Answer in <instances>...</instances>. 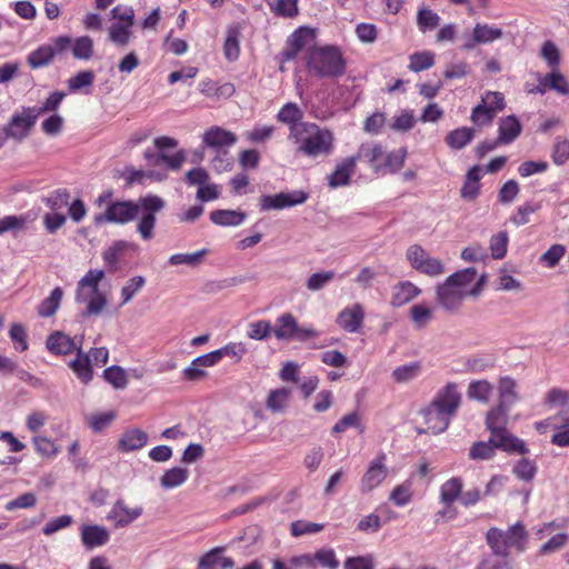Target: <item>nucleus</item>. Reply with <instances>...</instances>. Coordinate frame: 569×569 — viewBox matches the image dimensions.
I'll return each instance as SVG.
<instances>
[{"mask_svg": "<svg viewBox=\"0 0 569 569\" xmlns=\"http://www.w3.org/2000/svg\"><path fill=\"white\" fill-rule=\"evenodd\" d=\"M103 278V270L90 269L77 284L76 300L87 303L86 316L100 315L107 306L106 295L99 289Z\"/></svg>", "mask_w": 569, "mask_h": 569, "instance_id": "423d86ee", "label": "nucleus"}, {"mask_svg": "<svg viewBox=\"0 0 569 569\" xmlns=\"http://www.w3.org/2000/svg\"><path fill=\"white\" fill-rule=\"evenodd\" d=\"M463 482L458 477H452L445 481L440 487L439 498L441 503L446 507L452 506V503L460 499Z\"/></svg>", "mask_w": 569, "mask_h": 569, "instance_id": "c9c22d12", "label": "nucleus"}, {"mask_svg": "<svg viewBox=\"0 0 569 569\" xmlns=\"http://www.w3.org/2000/svg\"><path fill=\"white\" fill-rule=\"evenodd\" d=\"M306 68L318 78H339L346 73L347 61L338 46H313L308 49Z\"/></svg>", "mask_w": 569, "mask_h": 569, "instance_id": "39448f33", "label": "nucleus"}, {"mask_svg": "<svg viewBox=\"0 0 569 569\" xmlns=\"http://www.w3.org/2000/svg\"><path fill=\"white\" fill-rule=\"evenodd\" d=\"M32 445L36 452L46 459L56 458L60 451L54 441L44 436H34L32 438Z\"/></svg>", "mask_w": 569, "mask_h": 569, "instance_id": "37998d69", "label": "nucleus"}, {"mask_svg": "<svg viewBox=\"0 0 569 569\" xmlns=\"http://www.w3.org/2000/svg\"><path fill=\"white\" fill-rule=\"evenodd\" d=\"M386 455L381 452L370 462L360 480V491L362 493L371 492L388 477L389 470L386 465Z\"/></svg>", "mask_w": 569, "mask_h": 569, "instance_id": "9b49d317", "label": "nucleus"}, {"mask_svg": "<svg viewBox=\"0 0 569 569\" xmlns=\"http://www.w3.org/2000/svg\"><path fill=\"white\" fill-rule=\"evenodd\" d=\"M77 378L84 385L93 379V369L90 356L82 350L81 343L77 348L76 357L68 363Z\"/></svg>", "mask_w": 569, "mask_h": 569, "instance_id": "393cba45", "label": "nucleus"}, {"mask_svg": "<svg viewBox=\"0 0 569 569\" xmlns=\"http://www.w3.org/2000/svg\"><path fill=\"white\" fill-rule=\"evenodd\" d=\"M303 116L302 109L296 102H287L279 109L276 118L280 123L288 126V139L292 137V132L297 133L305 124Z\"/></svg>", "mask_w": 569, "mask_h": 569, "instance_id": "f3484780", "label": "nucleus"}, {"mask_svg": "<svg viewBox=\"0 0 569 569\" xmlns=\"http://www.w3.org/2000/svg\"><path fill=\"white\" fill-rule=\"evenodd\" d=\"M38 118L39 112L34 108H22L20 112L12 116L6 129L7 136L17 140L24 139L36 124Z\"/></svg>", "mask_w": 569, "mask_h": 569, "instance_id": "9d476101", "label": "nucleus"}, {"mask_svg": "<svg viewBox=\"0 0 569 569\" xmlns=\"http://www.w3.org/2000/svg\"><path fill=\"white\" fill-rule=\"evenodd\" d=\"M349 428L359 429L360 433L363 432V426L357 411L349 412L340 418L332 427V433H342Z\"/></svg>", "mask_w": 569, "mask_h": 569, "instance_id": "864d4df0", "label": "nucleus"}, {"mask_svg": "<svg viewBox=\"0 0 569 569\" xmlns=\"http://www.w3.org/2000/svg\"><path fill=\"white\" fill-rule=\"evenodd\" d=\"M313 38V32L307 27L296 30L287 40L286 47L281 51L284 61L295 60L299 52L307 46V42Z\"/></svg>", "mask_w": 569, "mask_h": 569, "instance_id": "6ab92c4d", "label": "nucleus"}, {"mask_svg": "<svg viewBox=\"0 0 569 569\" xmlns=\"http://www.w3.org/2000/svg\"><path fill=\"white\" fill-rule=\"evenodd\" d=\"M272 332L278 340L284 341L303 342L319 336V332L311 327H300L296 317L290 312L282 313L277 318Z\"/></svg>", "mask_w": 569, "mask_h": 569, "instance_id": "6e6552de", "label": "nucleus"}, {"mask_svg": "<svg viewBox=\"0 0 569 569\" xmlns=\"http://www.w3.org/2000/svg\"><path fill=\"white\" fill-rule=\"evenodd\" d=\"M93 204L99 209L104 207L102 212L93 217V222L97 226L104 223L126 224L140 216L137 231L143 240L148 241L154 236L156 214L164 208V200L157 194H147L140 197L137 201L113 200V191L108 189L98 196Z\"/></svg>", "mask_w": 569, "mask_h": 569, "instance_id": "f257e3e1", "label": "nucleus"}, {"mask_svg": "<svg viewBox=\"0 0 569 569\" xmlns=\"http://www.w3.org/2000/svg\"><path fill=\"white\" fill-rule=\"evenodd\" d=\"M406 156L407 152L403 149H398L390 152L385 150L380 174L398 172L403 167Z\"/></svg>", "mask_w": 569, "mask_h": 569, "instance_id": "e433bc0d", "label": "nucleus"}, {"mask_svg": "<svg viewBox=\"0 0 569 569\" xmlns=\"http://www.w3.org/2000/svg\"><path fill=\"white\" fill-rule=\"evenodd\" d=\"M537 472L536 463L527 458L520 459L513 467V473L523 481H531Z\"/></svg>", "mask_w": 569, "mask_h": 569, "instance_id": "680f3d73", "label": "nucleus"}, {"mask_svg": "<svg viewBox=\"0 0 569 569\" xmlns=\"http://www.w3.org/2000/svg\"><path fill=\"white\" fill-rule=\"evenodd\" d=\"M508 233L500 231L490 239V251L495 259H502L507 253Z\"/></svg>", "mask_w": 569, "mask_h": 569, "instance_id": "e2e57ef3", "label": "nucleus"}, {"mask_svg": "<svg viewBox=\"0 0 569 569\" xmlns=\"http://www.w3.org/2000/svg\"><path fill=\"white\" fill-rule=\"evenodd\" d=\"M493 386L487 380L472 381L468 388V397L487 403L492 395Z\"/></svg>", "mask_w": 569, "mask_h": 569, "instance_id": "a18cd8bd", "label": "nucleus"}, {"mask_svg": "<svg viewBox=\"0 0 569 569\" xmlns=\"http://www.w3.org/2000/svg\"><path fill=\"white\" fill-rule=\"evenodd\" d=\"M241 28L238 24L229 26L223 42V56L229 62H234L240 57Z\"/></svg>", "mask_w": 569, "mask_h": 569, "instance_id": "2f4dec72", "label": "nucleus"}, {"mask_svg": "<svg viewBox=\"0 0 569 569\" xmlns=\"http://www.w3.org/2000/svg\"><path fill=\"white\" fill-rule=\"evenodd\" d=\"M226 547H214L206 552L198 561V569H216L219 565L221 569L234 567V561L230 557H223Z\"/></svg>", "mask_w": 569, "mask_h": 569, "instance_id": "a878e982", "label": "nucleus"}, {"mask_svg": "<svg viewBox=\"0 0 569 569\" xmlns=\"http://www.w3.org/2000/svg\"><path fill=\"white\" fill-rule=\"evenodd\" d=\"M289 140L297 147L298 153L309 158L331 154L335 144V136L330 129L310 121L305 122L297 133L292 132Z\"/></svg>", "mask_w": 569, "mask_h": 569, "instance_id": "20e7f679", "label": "nucleus"}, {"mask_svg": "<svg viewBox=\"0 0 569 569\" xmlns=\"http://www.w3.org/2000/svg\"><path fill=\"white\" fill-rule=\"evenodd\" d=\"M113 22L108 29V39L118 47H127L132 38L134 26V10L128 6H116L110 11Z\"/></svg>", "mask_w": 569, "mask_h": 569, "instance_id": "0eeeda50", "label": "nucleus"}, {"mask_svg": "<svg viewBox=\"0 0 569 569\" xmlns=\"http://www.w3.org/2000/svg\"><path fill=\"white\" fill-rule=\"evenodd\" d=\"M473 129L462 127L450 131L446 136V142L450 148L459 150L466 147L473 139Z\"/></svg>", "mask_w": 569, "mask_h": 569, "instance_id": "a19ab883", "label": "nucleus"}, {"mask_svg": "<svg viewBox=\"0 0 569 569\" xmlns=\"http://www.w3.org/2000/svg\"><path fill=\"white\" fill-rule=\"evenodd\" d=\"M147 441L148 435L143 430L139 428L128 429L122 433L118 442V449L121 452L134 451L144 447Z\"/></svg>", "mask_w": 569, "mask_h": 569, "instance_id": "c756f323", "label": "nucleus"}, {"mask_svg": "<svg viewBox=\"0 0 569 569\" xmlns=\"http://www.w3.org/2000/svg\"><path fill=\"white\" fill-rule=\"evenodd\" d=\"M420 362L415 361L408 365L396 368L392 372V378L397 382H407L416 378L420 372Z\"/></svg>", "mask_w": 569, "mask_h": 569, "instance_id": "4d7b16f0", "label": "nucleus"}, {"mask_svg": "<svg viewBox=\"0 0 569 569\" xmlns=\"http://www.w3.org/2000/svg\"><path fill=\"white\" fill-rule=\"evenodd\" d=\"M522 127L516 116L501 118L498 127V142L509 144L521 133Z\"/></svg>", "mask_w": 569, "mask_h": 569, "instance_id": "c85d7f7f", "label": "nucleus"}, {"mask_svg": "<svg viewBox=\"0 0 569 569\" xmlns=\"http://www.w3.org/2000/svg\"><path fill=\"white\" fill-rule=\"evenodd\" d=\"M412 488L410 482H402L396 486L390 492L389 500L397 507H405L412 500Z\"/></svg>", "mask_w": 569, "mask_h": 569, "instance_id": "3c124183", "label": "nucleus"}, {"mask_svg": "<svg viewBox=\"0 0 569 569\" xmlns=\"http://www.w3.org/2000/svg\"><path fill=\"white\" fill-rule=\"evenodd\" d=\"M486 282V276L477 278L475 268H466L450 274L436 287L437 305L449 313H458L467 297H478Z\"/></svg>", "mask_w": 569, "mask_h": 569, "instance_id": "f03ea898", "label": "nucleus"}, {"mask_svg": "<svg viewBox=\"0 0 569 569\" xmlns=\"http://www.w3.org/2000/svg\"><path fill=\"white\" fill-rule=\"evenodd\" d=\"M502 535H505L503 538L509 551L510 549H515L518 552L525 551L528 541V532L522 523L517 522L510 526L506 531L502 530Z\"/></svg>", "mask_w": 569, "mask_h": 569, "instance_id": "7c9ffc66", "label": "nucleus"}, {"mask_svg": "<svg viewBox=\"0 0 569 569\" xmlns=\"http://www.w3.org/2000/svg\"><path fill=\"white\" fill-rule=\"evenodd\" d=\"M71 46V38L60 36L52 39L51 43H46L31 51L27 61L32 69H39L51 63L57 56L66 53Z\"/></svg>", "mask_w": 569, "mask_h": 569, "instance_id": "1a4fd4ad", "label": "nucleus"}, {"mask_svg": "<svg viewBox=\"0 0 569 569\" xmlns=\"http://www.w3.org/2000/svg\"><path fill=\"white\" fill-rule=\"evenodd\" d=\"M503 32L500 28L487 23H477L473 27L471 39L461 47L463 50H472L477 44L490 43L500 39Z\"/></svg>", "mask_w": 569, "mask_h": 569, "instance_id": "aec40b11", "label": "nucleus"}, {"mask_svg": "<svg viewBox=\"0 0 569 569\" xmlns=\"http://www.w3.org/2000/svg\"><path fill=\"white\" fill-rule=\"evenodd\" d=\"M481 102L496 114L506 107L505 97L499 91H486L481 97Z\"/></svg>", "mask_w": 569, "mask_h": 569, "instance_id": "69168bd1", "label": "nucleus"}, {"mask_svg": "<svg viewBox=\"0 0 569 569\" xmlns=\"http://www.w3.org/2000/svg\"><path fill=\"white\" fill-rule=\"evenodd\" d=\"M509 406L499 403L490 409L486 417V427L488 430L506 428L508 422Z\"/></svg>", "mask_w": 569, "mask_h": 569, "instance_id": "4c0bfd02", "label": "nucleus"}, {"mask_svg": "<svg viewBox=\"0 0 569 569\" xmlns=\"http://www.w3.org/2000/svg\"><path fill=\"white\" fill-rule=\"evenodd\" d=\"M547 90L556 91L561 96H569V82L558 68L539 77L538 86L532 92L543 94Z\"/></svg>", "mask_w": 569, "mask_h": 569, "instance_id": "a211bd4d", "label": "nucleus"}, {"mask_svg": "<svg viewBox=\"0 0 569 569\" xmlns=\"http://www.w3.org/2000/svg\"><path fill=\"white\" fill-rule=\"evenodd\" d=\"M271 8L277 16L292 18L298 14V0H273Z\"/></svg>", "mask_w": 569, "mask_h": 569, "instance_id": "774afa93", "label": "nucleus"}, {"mask_svg": "<svg viewBox=\"0 0 569 569\" xmlns=\"http://www.w3.org/2000/svg\"><path fill=\"white\" fill-rule=\"evenodd\" d=\"M63 297V290L56 287L38 307V315L43 318L53 316L60 307Z\"/></svg>", "mask_w": 569, "mask_h": 569, "instance_id": "ea45409f", "label": "nucleus"}, {"mask_svg": "<svg viewBox=\"0 0 569 569\" xmlns=\"http://www.w3.org/2000/svg\"><path fill=\"white\" fill-rule=\"evenodd\" d=\"M503 537L501 529L491 527L486 533V541L493 555L507 558L509 550Z\"/></svg>", "mask_w": 569, "mask_h": 569, "instance_id": "58836bf2", "label": "nucleus"}, {"mask_svg": "<svg viewBox=\"0 0 569 569\" xmlns=\"http://www.w3.org/2000/svg\"><path fill=\"white\" fill-rule=\"evenodd\" d=\"M291 397V391L287 388L271 390L267 399V408L272 412L283 410Z\"/></svg>", "mask_w": 569, "mask_h": 569, "instance_id": "49530a36", "label": "nucleus"}, {"mask_svg": "<svg viewBox=\"0 0 569 569\" xmlns=\"http://www.w3.org/2000/svg\"><path fill=\"white\" fill-rule=\"evenodd\" d=\"M80 536L82 545L87 549L104 546L110 539L108 529L99 525L82 526Z\"/></svg>", "mask_w": 569, "mask_h": 569, "instance_id": "b1692460", "label": "nucleus"}, {"mask_svg": "<svg viewBox=\"0 0 569 569\" xmlns=\"http://www.w3.org/2000/svg\"><path fill=\"white\" fill-rule=\"evenodd\" d=\"M435 64V53L431 51L415 52L409 57V70L420 72Z\"/></svg>", "mask_w": 569, "mask_h": 569, "instance_id": "de8ad7c7", "label": "nucleus"}, {"mask_svg": "<svg viewBox=\"0 0 569 569\" xmlns=\"http://www.w3.org/2000/svg\"><path fill=\"white\" fill-rule=\"evenodd\" d=\"M549 423L555 429L551 437V443L558 447L569 446V415L558 413L548 418Z\"/></svg>", "mask_w": 569, "mask_h": 569, "instance_id": "cd10ccee", "label": "nucleus"}, {"mask_svg": "<svg viewBox=\"0 0 569 569\" xmlns=\"http://www.w3.org/2000/svg\"><path fill=\"white\" fill-rule=\"evenodd\" d=\"M246 218L247 213L241 210L217 209L210 212L212 223L221 227H238Z\"/></svg>", "mask_w": 569, "mask_h": 569, "instance_id": "473e14b6", "label": "nucleus"}, {"mask_svg": "<svg viewBox=\"0 0 569 569\" xmlns=\"http://www.w3.org/2000/svg\"><path fill=\"white\" fill-rule=\"evenodd\" d=\"M142 513V507H129L123 499H118L108 512L107 519L113 521L116 528H124L140 518Z\"/></svg>", "mask_w": 569, "mask_h": 569, "instance_id": "f8f14e48", "label": "nucleus"}, {"mask_svg": "<svg viewBox=\"0 0 569 569\" xmlns=\"http://www.w3.org/2000/svg\"><path fill=\"white\" fill-rule=\"evenodd\" d=\"M410 317L415 327L422 329L432 319L433 310L425 303H417L410 308Z\"/></svg>", "mask_w": 569, "mask_h": 569, "instance_id": "09e8293b", "label": "nucleus"}, {"mask_svg": "<svg viewBox=\"0 0 569 569\" xmlns=\"http://www.w3.org/2000/svg\"><path fill=\"white\" fill-rule=\"evenodd\" d=\"M365 316L363 307L360 303H353L338 313L336 322L346 332L356 333L362 328Z\"/></svg>", "mask_w": 569, "mask_h": 569, "instance_id": "2eb2a0df", "label": "nucleus"}, {"mask_svg": "<svg viewBox=\"0 0 569 569\" xmlns=\"http://www.w3.org/2000/svg\"><path fill=\"white\" fill-rule=\"evenodd\" d=\"M104 380L116 389H124L128 385L127 373L119 366H111L103 370Z\"/></svg>", "mask_w": 569, "mask_h": 569, "instance_id": "603ef678", "label": "nucleus"}, {"mask_svg": "<svg viewBox=\"0 0 569 569\" xmlns=\"http://www.w3.org/2000/svg\"><path fill=\"white\" fill-rule=\"evenodd\" d=\"M351 157L356 158V163L358 161H363L370 166L375 173L380 174L381 162L382 158L385 157V149L381 143L368 141L361 143L357 150V153Z\"/></svg>", "mask_w": 569, "mask_h": 569, "instance_id": "dca6fc26", "label": "nucleus"}, {"mask_svg": "<svg viewBox=\"0 0 569 569\" xmlns=\"http://www.w3.org/2000/svg\"><path fill=\"white\" fill-rule=\"evenodd\" d=\"M144 158L151 166L160 167L166 164L171 170H179L186 160L183 151H178L174 154L154 153L152 151H146Z\"/></svg>", "mask_w": 569, "mask_h": 569, "instance_id": "f704fd0d", "label": "nucleus"}, {"mask_svg": "<svg viewBox=\"0 0 569 569\" xmlns=\"http://www.w3.org/2000/svg\"><path fill=\"white\" fill-rule=\"evenodd\" d=\"M308 193L302 190L292 192H280L273 196H263L261 198L262 210H280L288 207L302 204L307 201Z\"/></svg>", "mask_w": 569, "mask_h": 569, "instance_id": "ddd939ff", "label": "nucleus"}, {"mask_svg": "<svg viewBox=\"0 0 569 569\" xmlns=\"http://www.w3.org/2000/svg\"><path fill=\"white\" fill-rule=\"evenodd\" d=\"M490 431L489 441L493 449H501L507 452H518L525 455L529 451L526 443L512 436L506 428L493 429Z\"/></svg>", "mask_w": 569, "mask_h": 569, "instance_id": "4468645a", "label": "nucleus"}, {"mask_svg": "<svg viewBox=\"0 0 569 569\" xmlns=\"http://www.w3.org/2000/svg\"><path fill=\"white\" fill-rule=\"evenodd\" d=\"M325 528L323 523H317L306 520L293 521L290 526L291 535L293 537H300L303 535L317 533L322 531Z\"/></svg>", "mask_w": 569, "mask_h": 569, "instance_id": "bf43d9fd", "label": "nucleus"}, {"mask_svg": "<svg viewBox=\"0 0 569 569\" xmlns=\"http://www.w3.org/2000/svg\"><path fill=\"white\" fill-rule=\"evenodd\" d=\"M416 270L429 277H438L445 273V264L440 259L429 256L427 260L416 266Z\"/></svg>", "mask_w": 569, "mask_h": 569, "instance_id": "6e6d98bb", "label": "nucleus"}, {"mask_svg": "<svg viewBox=\"0 0 569 569\" xmlns=\"http://www.w3.org/2000/svg\"><path fill=\"white\" fill-rule=\"evenodd\" d=\"M496 116L487 106L480 102L472 109L470 120L476 126L483 127L490 124Z\"/></svg>", "mask_w": 569, "mask_h": 569, "instance_id": "052dcab7", "label": "nucleus"}, {"mask_svg": "<svg viewBox=\"0 0 569 569\" xmlns=\"http://www.w3.org/2000/svg\"><path fill=\"white\" fill-rule=\"evenodd\" d=\"M199 91L208 98L229 99L234 94L236 87L231 82L218 84L211 79H204L199 83Z\"/></svg>", "mask_w": 569, "mask_h": 569, "instance_id": "bb28decb", "label": "nucleus"}, {"mask_svg": "<svg viewBox=\"0 0 569 569\" xmlns=\"http://www.w3.org/2000/svg\"><path fill=\"white\" fill-rule=\"evenodd\" d=\"M356 158L347 157L337 163L332 173L328 176V184L336 189L349 184L351 174L356 170Z\"/></svg>", "mask_w": 569, "mask_h": 569, "instance_id": "5701e85b", "label": "nucleus"}, {"mask_svg": "<svg viewBox=\"0 0 569 569\" xmlns=\"http://www.w3.org/2000/svg\"><path fill=\"white\" fill-rule=\"evenodd\" d=\"M440 17L430 9H421L417 16V23L419 29L425 32L430 29L438 27Z\"/></svg>", "mask_w": 569, "mask_h": 569, "instance_id": "338daca9", "label": "nucleus"}, {"mask_svg": "<svg viewBox=\"0 0 569 569\" xmlns=\"http://www.w3.org/2000/svg\"><path fill=\"white\" fill-rule=\"evenodd\" d=\"M70 49L76 59L89 60L93 56V40L89 36H82L73 41Z\"/></svg>", "mask_w": 569, "mask_h": 569, "instance_id": "79ce46f5", "label": "nucleus"}, {"mask_svg": "<svg viewBox=\"0 0 569 569\" xmlns=\"http://www.w3.org/2000/svg\"><path fill=\"white\" fill-rule=\"evenodd\" d=\"M495 456V449L490 441L475 442L469 449V458L472 460H489Z\"/></svg>", "mask_w": 569, "mask_h": 569, "instance_id": "0e129e2a", "label": "nucleus"}, {"mask_svg": "<svg viewBox=\"0 0 569 569\" xmlns=\"http://www.w3.org/2000/svg\"><path fill=\"white\" fill-rule=\"evenodd\" d=\"M47 349L54 356H67L77 352L79 345L76 343L74 339L70 336L54 331L48 336L46 341Z\"/></svg>", "mask_w": 569, "mask_h": 569, "instance_id": "4be33fe9", "label": "nucleus"}, {"mask_svg": "<svg viewBox=\"0 0 569 569\" xmlns=\"http://www.w3.org/2000/svg\"><path fill=\"white\" fill-rule=\"evenodd\" d=\"M461 403V395L455 383H448L441 389L425 411L428 428L433 433L443 432L450 425V419L457 413Z\"/></svg>", "mask_w": 569, "mask_h": 569, "instance_id": "7ed1b4c3", "label": "nucleus"}, {"mask_svg": "<svg viewBox=\"0 0 569 569\" xmlns=\"http://www.w3.org/2000/svg\"><path fill=\"white\" fill-rule=\"evenodd\" d=\"M146 284V279L142 276H134L130 278L121 288V303L127 305Z\"/></svg>", "mask_w": 569, "mask_h": 569, "instance_id": "5fc2aeb1", "label": "nucleus"}, {"mask_svg": "<svg viewBox=\"0 0 569 569\" xmlns=\"http://www.w3.org/2000/svg\"><path fill=\"white\" fill-rule=\"evenodd\" d=\"M207 147L221 150L223 147H231L238 141L237 136L224 128L213 126L210 127L202 137Z\"/></svg>", "mask_w": 569, "mask_h": 569, "instance_id": "412c9836", "label": "nucleus"}, {"mask_svg": "<svg viewBox=\"0 0 569 569\" xmlns=\"http://www.w3.org/2000/svg\"><path fill=\"white\" fill-rule=\"evenodd\" d=\"M421 293V290L410 281H401L393 287L391 305L401 307Z\"/></svg>", "mask_w": 569, "mask_h": 569, "instance_id": "72a5a7b5", "label": "nucleus"}, {"mask_svg": "<svg viewBox=\"0 0 569 569\" xmlns=\"http://www.w3.org/2000/svg\"><path fill=\"white\" fill-rule=\"evenodd\" d=\"M9 337L14 343L16 350L23 352L28 350V335L26 328L21 323H13L9 330Z\"/></svg>", "mask_w": 569, "mask_h": 569, "instance_id": "13d9d810", "label": "nucleus"}, {"mask_svg": "<svg viewBox=\"0 0 569 569\" xmlns=\"http://www.w3.org/2000/svg\"><path fill=\"white\" fill-rule=\"evenodd\" d=\"M188 470L180 467H174L167 470L160 478V483L166 489H171L181 486L188 479Z\"/></svg>", "mask_w": 569, "mask_h": 569, "instance_id": "c03bdc74", "label": "nucleus"}, {"mask_svg": "<svg viewBox=\"0 0 569 569\" xmlns=\"http://www.w3.org/2000/svg\"><path fill=\"white\" fill-rule=\"evenodd\" d=\"M517 400L516 381L511 377H502L499 381V403L510 407Z\"/></svg>", "mask_w": 569, "mask_h": 569, "instance_id": "8fccbe9b", "label": "nucleus"}]
</instances>
